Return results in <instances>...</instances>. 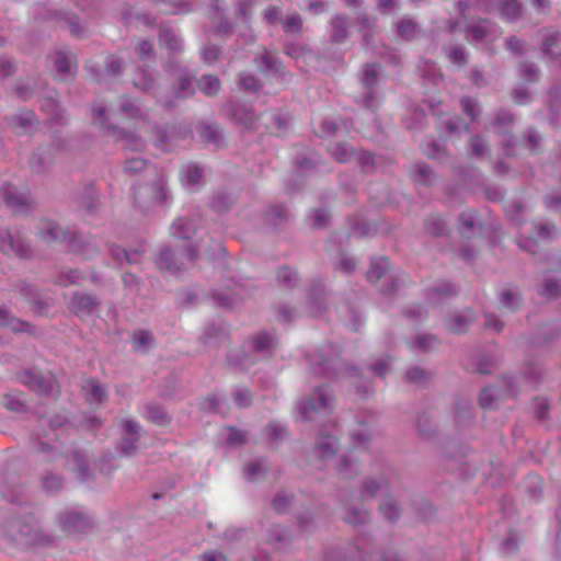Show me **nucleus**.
I'll use <instances>...</instances> for the list:
<instances>
[{
  "mask_svg": "<svg viewBox=\"0 0 561 561\" xmlns=\"http://www.w3.org/2000/svg\"><path fill=\"white\" fill-rule=\"evenodd\" d=\"M357 261L344 250L339 252L337 259L333 262V268L342 274L351 275L355 272Z\"/></svg>",
  "mask_w": 561,
  "mask_h": 561,
  "instance_id": "61",
  "label": "nucleus"
},
{
  "mask_svg": "<svg viewBox=\"0 0 561 561\" xmlns=\"http://www.w3.org/2000/svg\"><path fill=\"white\" fill-rule=\"evenodd\" d=\"M476 311L470 307H466L461 311H455L448 318H446L444 321V327L453 334H463L476 321Z\"/></svg>",
  "mask_w": 561,
  "mask_h": 561,
  "instance_id": "17",
  "label": "nucleus"
},
{
  "mask_svg": "<svg viewBox=\"0 0 561 561\" xmlns=\"http://www.w3.org/2000/svg\"><path fill=\"white\" fill-rule=\"evenodd\" d=\"M423 228L425 233L432 238L446 237L449 232L446 220L439 215L427 216L423 221Z\"/></svg>",
  "mask_w": 561,
  "mask_h": 561,
  "instance_id": "39",
  "label": "nucleus"
},
{
  "mask_svg": "<svg viewBox=\"0 0 561 561\" xmlns=\"http://www.w3.org/2000/svg\"><path fill=\"white\" fill-rule=\"evenodd\" d=\"M298 271L290 266H282L277 271V282L287 289H294L299 283Z\"/></svg>",
  "mask_w": 561,
  "mask_h": 561,
  "instance_id": "57",
  "label": "nucleus"
},
{
  "mask_svg": "<svg viewBox=\"0 0 561 561\" xmlns=\"http://www.w3.org/2000/svg\"><path fill=\"white\" fill-rule=\"evenodd\" d=\"M402 379L405 383L425 388L434 379V373L420 366H411L404 371Z\"/></svg>",
  "mask_w": 561,
  "mask_h": 561,
  "instance_id": "33",
  "label": "nucleus"
},
{
  "mask_svg": "<svg viewBox=\"0 0 561 561\" xmlns=\"http://www.w3.org/2000/svg\"><path fill=\"white\" fill-rule=\"evenodd\" d=\"M334 394L329 385L316 386L311 393L297 403L302 421H314L320 413L329 414L333 410Z\"/></svg>",
  "mask_w": 561,
  "mask_h": 561,
  "instance_id": "2",
  "label": "nucleus"
},
{
  "mask_svg": "<svg viewBox=\"0 0 561 561\" xmlns=\"http://www.w3.org/2000/svg\"><path fill=\"white\" fill-rule=\"evenodd\" d=\"M459 286L449 280H439L426 289V298L432 302H440L445 299L456 297L459 294Z\"/></svg>",
  "mask_w": 561,
  "mask_h": 561,
  "instance_id": "25",
  "label": "nucleus"
},
{
  "mask_svg": "<svg viewBox=\"0 0 561 561\" xmlns=\"http://www.w3.org/2000/svg\"><path fill=\"white\" fill-rule=\"evenodd\" d=\"M491 22L488 19H479L477 23L467 24L463 27L466 39L470 43H481L491 34L489 26Z\"/></svg>",
  "mask_w": 561,
  "mask_h": 561,
  "instance_id": "37",
  "label": "nucleus"
},
{
  "mask_svg": "<svg viewBox=\"0 0 561 561\" xmlns=\"http://www.w3.org/2000/svg\"><path fill=\"white\" fill-rule=\"evenodd\" d=\"M328 290L320 282H314L309 288L308 310L312 317H320L328 310Z\"/></svg>",
  "mask_w": 561,
  "mask_h": 561,
  "instance_id": "21",
  "label": "nucleus"
},
{
  "mask_svg": "<svg viewBox=\"0 0 561 561\" xmlns=\"http://www.w3.org/2000/svg\"><path fill=\"white\" fill-rule=\"evenodd\" d=\"M39 103L42 112L48 115L47 121L59 126L68 124L69 118L66 111L60 106L58 101V93L54 88H49L46 83L41 84Z\"/></svg>",
  "mask_w": 561,
  "mask_h": 561,
  "instance_id": "10",
  "label": "nucleus"
},
{
  "mask_svg": "<svg viewBox=\"0 0 561 561\" xmlns=\"http://www.w3.org/2000/svg\"><path fill=\"white\" fill-rule=\"evenodd\" d=\"M196 131L203 142L213 145L216 148L225 146L224 131L218 123L202 122L196 126Z\"/></svg>",
  "mask_w": 561,
  "mask_h": 561,
  "instance_id": "24",
  "label": "nucleus"
},
{
  "mask_svg": "<svg viewBox=\"0 0 561 561\" xmlns=\"http://www.w3.org/2000/svg\"><path fill=\"white\" fill-rule=\"evenodd\" d=\"M57 520L60 529L68 536L83 535L94 527L92 516L78 507L61 511Z\"/></svg>",
  "mask_w": 561,
  "mask_h": 561,
  "instance_id": "8",
  "label": "nucleus"
},
{
  "mask_svg": "<svg viewBox=\"0 0 561 561\" xmlns=\"http://www.w3.org/2000/svg\"><path fill=\"white\" fill-rule=\"evenodd\" d=\"M294 497L295 496L293 493H289L285 490H279L272 499L271 506L276 513L285 514L288 512Z\"/></svg>",
  "mask_w": 561,
  "mask_h": 561,
  "instance_id": "64",
  "label": "nucleus"
},
{
  "mask_svg": "<svg viewBox=\"0 0 561 561\" xmlns=\"http://www.w3.org/2000/svg\"><path fill=\"white\" fill-rule=\"evenodd\" d=\"M334 394L329 385L316 386L311 393L297 403L302 421H314L320 413L329 414L333 410Z\"/></svg>",
  "mask_w": 561,
  "mask_h": 561,
  "instance_id": "3",
  "label": "nucleus"
},
{
  "mask_svg": "<svg viewBox=\"0 0 561 561\" xmlns=\"http://www.w3.org/2000/svg\"><path fill=\"white\" fill-rule=\"evenodd\" d=\"M229 118L238 127L251 129L255 126L259 116L251 104L231 102L229 104Z\"/></svg>",
  "mask_w": 561,
  "mask_h": 561,
  "instance_id": "16",
  "label": "nucleus"
},
{
  "mask_svg": "<svg viewBox=\"0 0 561 561\" xmlns=\"http://www.w3.org/2000/svg\"><path fill=\"white\" fill-rule=\"evenodd\" d=\"M100 300L83 291H75L68 302V310L76 317L83 319L91 317L100 307Z\"/></svg>",
  "mask_w": 561,
  "mask_h": 561,
  "instance_id": "15",
  "label": "nucleus"
},
{
  "mask_svg": "<svg viewBox=\"0 0 561 561\" xmlns=\"http://www.w3.org/2000/svg\"><path fill=\"white\" fill-rule=\"evenodd\" d=\"M238 85L243 92L257 94L263 90V82L250 72L239 73Z\"/></svg>",
  "mask_w": 561,
  "mask_h": 561,
  "instance_id": "52",
  "label": "nucleus"
},
{
  "mask_svg": "<svg viewBox=\"0 0 561 561\" xmlns=\"http://www.w3.org/2000/svg\"><path fill=\"white\" fill-rule=\"evenodd\" d=\"M517 72L519 78L527 83H535L539 81L541 77L539 67L535 62L528 60L519 62Z\"/></svg>",
  "mask_w": 561,
  "mask_h": 561,
  "instance_id": "56",
  "label": "nucleus"
},
{
  "mask_svg": "<svg viewBox=\"0 0 561 561\" xmlns=\"http://www.w3.org/2000/svg\"><path fill=\"white\" fill-rule=\"evenodd\" d=\"M38 18L46 20H56L61 27L68 28L70 34L77 38H80L83 35V28L80 25V19L73 13H68L64 11L43 12L42 10L37 9V19Z\"/></svg>",
  "mask_w": 561,
  "mask_h": 561,
  "instance_id": "19",
  "label": "nucleus"
},
{
  "mask_svg": "<svg viewBox=\"0 0 561 561\" xmlns=\"http://www.w3.org/2000/svg\"><path fill=\"white\" fill-rule=\"evenodd\" d=\"M159 44L170 55H178L183 51L182 38L167 23H160L159 25Z\"/></svg>",
  "mask_w": 561,
  "mask_h": 561,
  "instance_id": "28",
  "label": "nucleus"
},
{
  "mask_svg": "<svg viewBox=\"0 0 561 561\" xmlns=\"http://www.w3.org/2000/svg\"><path fill=\"white\" fill-rule=\"evenodd\" d=\"M196 81V88L208 98H214L221 90V81L215 75H203Z\"/></svg>",
  "mask_w": 561,
  "mask_h": 561,
  "instance_id": "43",
  "label": "nucleus"
},
{
  "mask_svg": "<svg viewBox=\"0 0 561 561\" xmlns=\"http://www.w3.org/2000/svg\"><path fill=\"white\" fill-rule=\"evenodd\" d=\"M342 348L333 342H324L302 352L309 374L314 378L339 380L353 379L356 394L367 397L374 392L370 380L365 379L362 369L342 358Z\"/></svg>",
  "mask_w": 561,
  "mask_h": 561,
  "instance_id": "1",
  "label": "nucleus"
},
{
  "mask_svg": "<svg viewBox=\"0 0 561 561\" xmlns=\"http://www.w3.org/2000/svg\"><path fill=\"white\" fill-rule=\"evenodd\" d=\"M389 268L390 263L386 256H373L366 273V278L370 284H376L387 275Z\"/></svg>",
  "mask_w": 561,
  "mask_h": 561,
  "instance_id": "40",
  "label": "nucleus"
},
{
  "mask_svg": "<svg viewBox=\"0 0 561 561\" xmlns=\"http://www.w3.org/2000/svg\"><path fill=\"white\" fill-rule=\"evenodd\" d=\"M318 163L317 156L310 151L297 152L294 158V164L301 172L316 171Z\"/></svg>",
  "mask_w": 561,
  "mask_h": 561,
  "instance_id": "54",
  "label": "nucleus"
},
{
  "mask_svg": "<svg viewBox=\"0 0 561 561\" xmlns=\"http://www.w3.org/2000/svg\"><path fill=\"white\" fill-rule=\"evenodd\" d=\"M72 459L75 461V472L79 481L85 482L94 478V473L90 468L89 461L82 451L75 450L72 453Z\"/></svg>",
  "mask_w": 561,
  "mask_h": 561,
  "instance_id": "44",
  "label": "nucleus"
},
{
  "mask_svg": "<svg viewBox=\"0 0 561 561\" xmlns=\"http://www.w3.org/2000/svg\"><path fill=\"white\" fill-rule=\"evenodd\" d=\"M145 410L146 419L156 425L165 426L172 421L170 414L160 404L148 403L145 405Z\"/></svg>",
  "mask_w": 561,
  "mask_h": 561,
  "instance_id": "45",
  "label": "nucleus"
},
{
  "mask_svg": "<svg viewBox=\"0 0 561 561\" xmlns=\"http://www.w3.org/2000/svg\"><path fill=\"white\" fill-rule=\"evenodd\" d=\"M47 68L55 80L64 82L77 75L76 56L68 49H56L46 57Z\"/></svg>",
  "mask_w": 561,
  "mask_h": 561,
  "instance_id": "9",
  "label": "nucleus"
},
{
  "mask_svg": "<svg viewBox=\"0 0 561 561\" xmlns=\"http://www.w3.org/2000/svg\"><path fill=\"white\" fill-rule=\"evenodd\" d=\"M356 151L346 141H334L328 145V152L339 163H348L355 160Z\"/></svg>",
  "mask_w": 561,
  "mask_h": 561,
  "instance_id": "34",
  "label": "nucleus"
},
{
  "mask_svg": "<svg viewBox=\"0 0 561 561\" xmlns=\"http://www.w3.org/2000/svg\"><path fill=\"white\" fill-rule=\"evenodd\" d=\"M380 65L377 62L365 64L363 66L359 82L363 88L376 89L379 82Z\"/></svg>",
  "mask_w": 561,
  "mask_h": 561,
  "instance_id": "48",
  "label": "nucleus"
},
{
  "mask_svg": "<svg viewBox=\"0 0 561 561\" xmlns=\"http://www.w3.org/2000/svg\"><path fill=\"white\" fill-rule=\"evenodd\" d=\"M162 67L164 72L173 78L171 92L174 100L183 101L195 95V72L173 58L165 61Z\"/></svg>",
  "mask_w": 561,
  "mask_h": 561,
  "instance_id": "4",
  "label": "nucleus"
},
{
  "mask_svg": "<svg viewBox=\"0 0 561 561\" xmlns=\"http://www.w3.org/2000/svg\"><path fill=\"white\" fill-rule=\"evenodd\" d=\"M60 394V387L53 374L37 375V396L56 400Z\"/></svg>",
  "mask_w": 561,
  "mask_h": 561,
  "instance_id": "35",
  "label": "nucleus"
},
{
  "mask_svg": "<svg viewBox=\"0 0 561 561\" xmlns=\"http://www.w3.org/2000/svg\"><path fill=\"white\" fill-rule=\"evenodd\" d=\"M439 344L440 340L437 335L432 333H420L414 336L411 347L422 353H428Z\"/></svg>",
  "mask_w": 561,
  "mask_h": 561,
  "instance_id": "50",
  "label": "nucleus"
},
{
  "mask_svg": "<svg viewBox=\"0 0 561 561\" xmlns=\"http://www.w3.org/2000/svg\"><path fill=\"white\" fill-rule=\"evenodd\" d=\"M307 221L311 229L324 230L331 222L330 210L325 207L312 208Z\"/></svg>",
  "mask_w": 561,
  "mask_h": 561,
  "instance_id": "46",
  "label": "nucleus"
},
{
  "mask_svg": "<svg viewBox=\"0 0 561 561\" xmlns=\"http://www.w3.org/2000/svg\"><path fill=\"white\" fill-rule=\"evenodd\" d=\"M121 438L117 443V451L125 457H133L137 454V444L141 437V426L134 419H121L118 421Z\"/></svg>",
  "mask_w": 561,
  "mask_h": 561,
  "instance_id": "12",
  "label": "nucleus"
},
{
  "mask_svg": "<svg viewBox=\"0 0 561 561\" xmlns=\"http://www.w3.org/2000/svg\"><path fill=\"white\" fill-rule=\"evenodd\" d=\"M61 229L58 222L49 218H42L37 230V236L47 244H51L61 240Z\"/></svg>",
  "mask_w": 561,
  "mask_h": 561,
  "instance_id": "36",
  "label": "nucleus"
},
{
  "mask_svg": "<svg viewBox=\"0 0 561 561\" xmlns=\"http://www.w3.org/2000/svg\"><path fill=\"white\" fill-rule=\"evenodd\" d=\"M0 251L4 254H14L20 257H25L31 253L30 245L16 232L8 230L0 232Z\"/></svg>",
  "mask_w": 561,
  "mask_h": 561,
  "instance_id": "18",
  "label": "nucleus"
},
{
  "mask_svg": "<svg viewBox=\"0 0 561 561\" xmlns=\"http://www.w3.org/2000/svg\"><path fill=\"white\" fill-rule=\"evenodd\" d=\"M151 167L148 160L141 157H133L124 162V172L128 175H136L142 172L148 173L151 171Z\"/></svg>",
  "mask_w": 561,
  "mask_h": 561,
  "instance_id": "63",
  "label": "nucleus"
},
{
  "mask_svg": "<svg viewBox=\"0 0 561 561\" xmlns=\"http://www.w3.org/2000/svg\"><path fill=\"white\" fill-rule=\"evenodd\" d=\"M499 10L503 18L512 22L522 16L523 5L519 0H501Z\"/></svg>",
  "mask_w": 561,
  "mask_h": 561,
  "instance_id": "55",
  "label": "nucleus"
},
{
  "mask_svg": "<svg viewBox=\"0 0 561 561\" xmlns=\"http://www.w3.org/2000/svg\"><path fill=\"white\" fill-rule=\"evenodd\" d=\"M348 24L350 19L343 13H336L330 19L329 41L332 45H341L348 39Z\"/></svg>",
  "mask_w": 561,
  "mask_h": 561,
  "instance_id": "23",
  "label": "nucleus"
},
{
  "mask_svg": "<svg viewBox=\"0 0 561 561\" xmlns=\"http://www.w3.org/2000/svg\"><path fill=\"white\" fill-rule=\"evenodd\" d=\"M540 51L543 56L556 60L561 56V34L553 31L543 36L540 45Z\"/></svg>",
  "mask_w": 561,
  "mask_h": 561,
  "instance_id": "38",
  "label": "nucleus"
},
{
  "mask_svg": "<svg viewBox=\"0 0 561 561\" xmlns=\"http://www.w3.org/2000/svg\"><path fill=\"white\" fill-rule=\"evenodd\" d=\"M416 424L419 434L423 439L431 440L436 436V427L427 412H423L417 416Z\"/></svg>",
  "mask_w": 561,
  "mask_h": 561,
  "instance_id": "62",
  "label": "nucleus"
},
{
  "mask_svg": "<svg viewBox=\"0 0 561 561\" xmlns=\"http://www.w3.org/2000/svg\"><path fill=\"white\" fill-rule=\"evenodd\" d=\"M364 538H356L355 542L334 545L325 549L323 561H370L359 547Z\"/></svg>",
  "mask_w": 561,
  "mask_h": 561,
  "instance_id": "14",
  "label": "nucleus"
},
{
  "mask_svg": "<svg viewBox=\"0 0 561 561\" xmlns=\"http://www.w3.org/2000/svg\"><path fill=\"white\" fill-rule=\"evenodd\" d=\"M283 32L287 35H299L304 30V20L298 12L287 14L282 21Z\"/></svg>",
  "mask_w": 561,
  "mask_h": 561,
  "instance_id": "58",
  "label": "nucleus"
},
{
  "mask_svg": "<svg viewBox=\"0 0 561 561\" xmlns=\"http://www.w3.org/2000/svg\"><path fill=\"white\" fill-rule=\"evenodd\" d=\"M134 49L139 60L145 65L156 64L157 55L151 41L139 39Z\"/></svg>",
  "mask_w": 561,
  "mask_h": 561,
  "instance_id": "51",
  "label": "nucleus"
},
{
  "mask_svg": "<svg viewBox=\"0 0 561 561\" xmlns=\"http://www.w3.org/2000/svg\"><path fill=\"white\" fill-rule=\"evenodd\" d=\"M515 124L514 114L507 108L500 107L494 113V128L497 135H508Z\"/></svg>",
  "mask_w": 561,
  "mask_h": 561,
  "instance_id": "41",
  "label": "nucleus"
},
{
  "mask_svg": "<svg viewBox=\"0 0 561 561\" xmlns=\"http://www.w3.org/2000/svg\"><path fill=\"white\" fill-rule=\"evenodd\" d=\"M283 53L293 58L298 67L300 64L308 65V60L314 57L313 51L304 43L288 42L283 47Z\"/></svg>",
  "mask_w": 561,
  "mask_h": 561,
  "instance_id": "32",
  "label": "nucleus"
},
{
  "mask_svg": "<svg viewBox=\"0 0 561 561\" xmlns=\"http://www.w3.org/2000/svg\"><path fill=\"white\" fill-rule=\"evenodd\" d=\"M91 121L92 124L99 125L104 133L114 137L115 140L123 141L125 144V148L130 150H141L145 148V141L140 136L119 128L108 122L106 110L103 105L96 103L92 104Z\"/></svg>",
  "mask_w": 561,
  "mask_h": 561,
  "instance_id": "5",
  "label": "nucleus"
},
{
  "mask_svg": "<svg viewBox=\"0 0 561 561\" xmlns=\"http://www.w3.org/2000/svg\"><path fill=\"white\" fill-rule=\"evenodd\" d=\"M236 201L237 198L232 194L218 191L213 195L209 207L218 214H224L230 210Z\"/></svg>",
  "mask_w": 561,
  "mask_h": 561,
  "instance_id": "47",
  "label": "nucleus"
},
{
  "mask_svg": "<svg viewBox=\"0 0 561 561\" xmlns=\"http://www.w3.org/2000/svg\"><path fill=\"white\" fill-rule=\"evenodd\" d=\"M396 30L402 39L410 42L420 33V25L412 19H402L397 23Z\"/></svg>",
  "mask_w": 561,
  "mask_h": 561,
  "instance_id": "59",
  "label": "nucleus"
},
{
  "mask_svg": "<svg viewBox=\"0 0 561 561\" xmlns=\"http://www.w3.org/2000/svg\"><path fill=\"white\" fill-rule=\"evenodd\" d=\"M133 84L137 90L150 94L154 98H157L160 92V85L156 76L151 71L144 68H138L136 71L133 78Z\"/></svg>",
  "mask_w": 561,
  "mask_h": 561,
  "instance_id": "26",
  "label": "nucleus"
},
{
  "mask_svg": "<svg viewBox=\"0 0 561 561\" xmlns=\"http://www.w3.org/2000/svg\"><path fill=\"white\" fill-rule=\"evenodd\" d=\"M133 202L141 210L152 203L167 204L169 194L163 178H152L150 181L139 180L133 187Z\"/></svg>",
  "mask_w": 561,
  "mask_h": 561,
  "instance_id": "6",
  "label": "nucleus"
},
{
  "mask_svg": "<svg viewBox=\"0 0 561 561\" xmlns=\"http://www.w3.org/2000/svg\"><path fill=\"white\" fill-rule=\"evenodd\" d=\"M261 64L264 66V70L270 72L277 80H285L287 77L291 75L287 71L285 65L282 59L277 56L276 53H272L267 49H264L262 55L260 56Z\"/></svg>",
  "mask_w": 561,
  "mask_h": 561,
  "instance_id": "27",
  "label": "nucleus"
},
{
  "mask_svg": "<svg viewBox=\"0 0 561 561\" xmlns=\"http://www.w3.org/2000/svg\"><path fill=\"white\" fill-rule=\"evenodd\" d=\"M459 106L461 112L469 118L471 123H474L479 119L482 110L477 99L463 96L459 100Z\"/></svg>",
  "mask_w": 561,
  "mask_h": 561,
  "instance_id": "60",
  "label": "nucleus"
},
{
  "mask_svg": "<svg viewBox=\"0 0 561 561\" xmlns=\"http://www.w3.org/2000/svg\"><path fill=\"white\" fill-rule=\"evenodd\" d=\"M380 491H385L387 495L391 493L389 482L383 477L379 479L366 478L359 486L360 496L366 500L374 499Z\"/></svg>",
  "mask_w": 561,
  "mask_h": 561,
  "instance_id": "30",
  "label": "nucleus"
},
{
  "mask_svg": "<svg viewBox=\"0 0 561 561\" xmlns=\"http://www.w3.org/2000/svg\"><path fill=\"white\" fill-rule=\"evenodd\" d=\"M170 232L174 238L188 240L195 233V225L190 218H179L172 224Z\"/></svg>",
  "mask_w": 561,
  "mask_h": 561,
  "instance_id": "49",
  "label": "nucleus"
},
{
  "mask_svg": "<svg viewBox=\"0 0 561 561\" xmlns=\"http://www.w3.org/2000/svg\"><path fill=\"white\" fill-rule=\"evenodd\" d=\"M364 173L383 172V167L392 163V160L386 156H375L369 151L357 150L355 160Z\"/></svg>",
  "mask_w": 561,
  "mask_h": 561,
  "instance_id": "22",
  "label": "nucleus"
},
{
  "mask_svg": "<svg viewBox=\"0 0 561 561\" xmlns=\"http://www.w3.org/2000/svg\"><path fill=\"white\" fill-rule=\"evenodd\" d=\"M267 542L277 549L290 543L289 531L280 525H274L267 529Z\"/></svg>",
  "mask_w": 561,
  "mask_h": 561,
  "instance_id": "53",
  "label": "nucleus"
},
{
  "mask_svg": "<svg viewBox=\"0 0 561 561\" xmlns=\"http://www.w3.org/2000/svg\"><path fill=\"white\" fill-rule=\"evenodd\" d=\"M342 519L352 527H359L368 524L370 516L369 513L362 507L347 505L342 515Z\"/></svg>",
  "mask_w": 561,
  "mask_h": 561,
  "instance_id": "42",
  "label": "nucleus"
},
{
  "mask_svg": "<svg viewBox=\"0 0 561 561\" xmlns=\"http://www.w3.org/2000/svg\"><path fill=\"white\" fill-rule=\"evenodd\" d=\"M290 217L288 206L283 203L271 204L262 214L263 222L274 230H279L287 226Z\"/></svg>",
  "mask_w": 561,
  "mask_h": 561,
  "instance_id": "20",
  "label": "nucleus"
},
{
  "mask_svg": "<svg viewBox=\"0 0 561 561\" xmlns=\"http://www.w3.org/2000/svg\"><path fill=\"white\" fill-rule=\"evenodd\" d=\"M133 351L139 354H148L156 345L153 333L147 329H137L130 336Z\"/></svg>",
  "mask_w": 561,
  "mask_h": 561,
  "instance_id": "31",
  "label": "nucleus"
},
{
  "mask_svg": "<svg viewBox=\"0 0 561 561\" xmlns=\"http://www.w3.org/2000/svg\"><path fill=\"white\" fill-rule=\"evenodd\" d=\"M0 196L8 208L15 215H25L31 210V195L28 188L24 185H13L10 182H5L1 187Z\"/></svg>",
  "mask_w": 561,
  "mask_h": 561,
  "instance_id": "11",
  "label": "nucleus"
},
{
  "mask_svg": "<svg viewBox=\"0 0 561 561\" xmlns=\"http://www.w3.org/2000/svg\"><path fill=\"white\" fill-rule=\"evenodd\" d=\"M61 241L65 243L68 252L90 260L100 253V248L94 237L84 234L72 228H66L61 233Z\"/></svg>",
  "mask_w": 561,
  "mask_h": 561,
  "instance_id": "7",
  "label": "nucleus"
},
{
  "mask_svg": "<svg viewBox=\"0 0 561 561\" xmlns=\"http://www.w3.org/2000/svg\"><path fill=\"white\" fill-rule=\"evenodd\" d=\"M245 344L251 353L261 358H272L278 347L279 339L275 330L259 331L248 336Z\"/></svg>",
  "mask_w": 561,
  "mask_h": 561,
  "instance_id": "13",
  "label": "nucleus"
},
{
  "mask_svg": "<svg viewBox=\"0 0 561 561\" xmlns=\"http://www.w3.org/2000/svg\"><path fill=\"white\" fill-rule=\"evenodd\" d=\"M153 261L160 271L176 274L184 270L183 264L178 262L175 253L170 247H161Z\"/></svg>",
  "mask_w": 561,
  "mask_h": 561,
  "instance_id": "29",
  "label": "nucleus"
}]
</instances>
